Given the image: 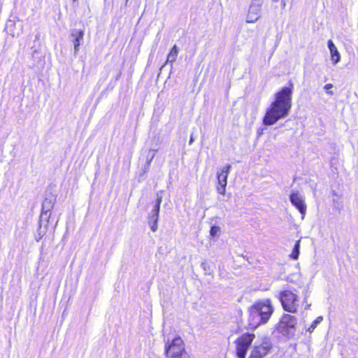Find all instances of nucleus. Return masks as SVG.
<instances>
[{"instance_id":"6ab92c4d","label":"nucleus","mask_w":358,"mask_h":358,"mask_svg":"<svg viewBox=\"0 0 358 358\" xmlns=\"http://www.w3.org/2000/svg\"><path fill=\"white\" fill-rule=\"evenodd\" d=\"M158 148H150L148 154L146 155V161L152 162V159H154L156 152H157Z\"/></svg>"},{"instance_id":"4468645a","label":"nucleus","mask_w":358,"mask_h":358,"mask_svg":"<svg viewBox=\"0 0 358 358\" xmlns=\"http://www.w3.org/2000/svg\"><path fill=\"white\" fill-rule=\"evenodd\" d=\"M327 45L331 54V59L333 64H336L340 61V54L331 40L328 41Z\"/></svg>"},{"instance_id":"dca6fc26","label":"nucleus","mask_w":358,"mask_h":358,"mask_svg":"<svg viewBox=\"0 0 358 358\" xmlns=\"http://www.w3.org/2000/svg\"><path fill=\"white\" fill-rule=\"evenodd\" d=\"M300 249V241H297L294 246L292 252L290 255L292 259L296 260L299 258Z\"/></svg>"},{"instance_id":"ddd939ff","label":"nucleus","mask_w":358,"mask_h":358,"mask_svg":"<svg viewBox=\"0 0 358 358\" xmlns=\"http://www.w3.org/2000/svg\"><path fill=\"white\" fill-rule=\"evenodd\" d=\"M71 36L73 38V43L74 45L75 52H77L79 50L80 42L83 40L84 31L73 29L71 34Z\"/></svg>"},{"instance_id":"423d86ee","label":"nucleus","mask_w":358,"mask_h":358,"mask_svg":"<svg viewBox=\"0 0 358 358\" xmlns=\"http://www.w3.org/2000/svg\"><path fill=\"white\" fill-rule=\"evenodd\" d=\"M255 337L254 334L246 333L236 340V355L238 358H245L247 351Z\"/></svg>"},{"instance_id":"f257e3e1","label":"nucleus","mask_w":358,"mask_h":358,"mask_svg":"<svg viewBox=\"0 0 358 358\" xmlns=\"http://www.w3.org/2000/svg\"><path fill=\"white\" fill-rule=\"evenodd\" d=\"M294 85L292 82L289 86L282 87L275 94L273 101L266 109L263 117L265 125H273L279 120L285 117L292 108Z\"/></svg>"},{"instance_id":"9b49d317","label":"nucleus","mask_w":358,"mask_h":358,"mask_svg":"<svg viewBox=\"0 0 358 358\" xmlns=\"http://www.w3.org/2000/svg\"><path fill=\"white\" fill-rule=\"evenodd\" d=\"M261 5L262 3L255 5V3H252L249 8L248 13V22H254L257 21L259 17V13L261 11Z\"/></svg>"},{"instance_id":"2eb2a0df","label":"nucleus","mask_w":358,"mask_h":358,"mask_svg":"<svg viewBox=\"0 0 358 358\" xmlns=\"http://www.w3.org/2000/svg\"><path fill=\"white\" fill-rule=\"evenodd\" d=\"M178 54V48L174 45L170 50L166 59V64L173 63L176 62Z\"/></svg>"},{"instance_id":"5701e85b","label":"nucleus","mask_w":358,"mask_h":358,"mask_svg":"<svg viewBox=\"0 0 358 358\" xmlns=\"http://www.w3.org/2000/svg\"><path fill=\"white\" fill-rule=\"evenodd\" d=\"M231 169V164H227L220 171L222 173H225L226 174L229 175Z\"/></svg>"},{"instance_id":"6e6552de","label":"nucleus","mask_w":358,"mask_h":358,"mask_svg":"<svg viewBox=\"0 0 358 358\" xmlns=\"http://www.w3.org/2000/svg\"><path fill=\"white\" fill-rule=\"evenodd\" d=\"M289 199L292 204L299 210L303 218L306 212V205L303 196L299 194L298 191H293L289 196Z\"/></svg>"},{"instance_id":"39448f33","label":"nucleus","mask_w":358,"mask_h":358,"mask_svg":"<svg viewBox=\"0 0 358 358\" xmlns=\"http://www.w3.org/2000/svg\"><path fill=\"white\" fill-rule=\"evenodd\" d=\"M279 299L283 309L289 313H295L299 307V297L289 290H284L280 293Z\"/></svg>"},{"instance_id":"7ed1b4c3","label":"nucleus","mask_w":358,"mask_h":358,"mask_svg":"<svg viewBox=\"0 0 358 358\" xmlns=\"http://www.w3.org/2000/svg\"><path fill=\"white\" fill-rule=\"evenodd\" d=\"M297 319L289 314H283L279 322L276 324V329L283 336L292 338L296 333Z\"/></svg>"},{"instance_id":"20e7f679","label":"nucleus","mask_w":358,"mask_h":358,"mask_svg":"<svg viewBox=\"0 0 358 358\" xmlns=\"http://www.w3.org/2000/svg\"><path fill=\"white\" fill-rule=\"evenodd\" d=\"M165 353L171 358H183L185 355L184 342L180 337L168 340L165 344Z\"/></svg>"},{"instance_id":"9d476101","label":"nucleus","mask_w":358,"mask_h":358,"mask_svg":"<svg viewBox=\"0 0 358 358\" xmlns=\"http://www.w3.org/2000/svg\"><path fill=\"white\" fill-rule=\"evenodd\" d=\"M56 198L52 195L50 197H45L42 204V212L40 217V221L44 217L45 222H48V219L50 217V211L53 208Z\"/></svg>"},{"instance_id":"1a4fd4ad","label":"nucleus","mask_w":358,"mask_h":358,"mask_svg":"<svg viewBox=\"0 0 358 358\" xmlns=\"http://www.w3.org/2000/svg\"><path fill=\"white\" fill-rule=\"evenodd\" d=\"M271 348V343L268 341H264L260 345L254 346L249 358H263L268 353Z\"/></svg>"},{"instance_id":"f3484780","label":"nucleus","mask_w":358,"mask_h":358,"mask_svg":"<svg viewBox=\"0 0 358 358\" xmlns=\"http://www.w3.org/2000/svg\"><path fill=\"white\" fill-rule=\"evenodd\" d=\"M150 164H151V162H148V161L145 162V163L142 169V172L139 174V176H138L139 182H141L142 180H143L145 179L144 176L149 171Z\"/></svg>"},{"instance_id":"412c9836","label":"nucleus","mask_w":358,"mask_h":358,"mask_svg":"<svg viewBox=\"0 0 358 358\" xmlns=\"http://www.w3.org/2000/svg\"><path fill=\"white\" fill-rule=\"evenodd\" d=\"M201 266L206 274L210 275L213 273L210 264L204 262L201 263Z\"/></svg>"},{"instance_id":"f03ea898","label":"nucleus","mask_w":358,"mask_h":358,"mask_svg":"<svg viewBox=\"0 0 358 358\" xmlns=\"http://www.w3.org/2000/svg\"><path fill=\"white\" fill-rule=\"evenodd\" d=\"M273 313V307L270 299H263L256 302L250 308L249 322L251 328L266 323Z\"/></svg>"},{"instance_id":"a211bd4d","label":"nucleus","mask_w":358,"mask_h":358,"mask_svg":"<svg viewBox=\"0 0 358 358\" xmlns=\"http://www.w3.org/2000/svg\"><path fill=\"white\" fill-rule=\"evenodd\" d=\"M41 222L39 220V227L38 229V234L36 236L35 239L37 242H38L42 237L45 235L46 232V226L45 227H42Z\"/></svg>"},{"instance_id":"cd10ccee","label":"nucleus","mask_w":358,"mask_h":358,"mask_svg":"<svg viewBox=\"0 0 358 358\" xmlns=\"http://www.w3.org/2000/svg\"><path fill=\"white\" fill-rule=\"evenodd\" d=\"M310 304H309V305H307V306H306V308H306V309L310 307Z\"/></svg>"},{"instance_id":"a878e982","label":"nucleus","mask_w":358,"mask_h":358,"mask_svg":"<svg viewBox=\"0 0 358 358\" xmlns=\"http://www.w3.org/2000/svg\"><path fill=\"white\" fill-rule=\"evenodd\" d=\"M273 1L275 2H278L279 0H273ZM282 6L285 7V0H282Z\"/></svg>"},{"instance_id":"393cba45","label":"nucleus","mask_w":358,"mask_h":358,"mask_svg":"<svg viewBox=\"0 0 358 358\" xmlns=\"http://www.w3.org/2000/svg\"><path fill=\"white\" fill-rule=\"evenodd\" d=\"M194 141V138H193V136H190V138H189V144L191 145Z\"/></svg>"},{"instance_id":"0eeeda50","label":"nucleus","mask_w":358,"mask_h":358,"mask_svg":"<svg viewBox=\"0 0 358 358\" xmlns=\"http://www.w3.org/2000/svg\"><path fill=\"white\" fill-rule=\"evenodd\" d=\"M157 199L156 201V203L153 207V209L150 213L149 217V224L150 225L151 230L155 232L157 229V222L159 219V213L160 210L161 203L162 201V196H159V194H157Z\"/></svg>"},{"instance_id":"bb28decb","label":"nucleus","mask_w":358,"mask_h":358,"mask_svg":"<svg viewBox=\"0 0 358 358\" xmlns=\"http://www.w3.org/2000/svg\"><path fill=\"white\" fill-rule=\"evenodd\" d=\"M327 93L330 95H332L333 94V92H327Z\"/></svg>"},{"instance_id":"aec40b11","label":"nucleus","mask_w":358,"mask_h":358,"mask_svg":"<svg viewBox=\"0 0 358 358\" xmlns=\"http://www.w3.org/2000/svg\"><path fill=\"white\" fill-rule=\"evenodd\" d=\"M323 320L322 316L317 317L311 324L310 327L308 329V331L312 332L317 327L318 324H320Z\"/></svg>"},{"instance_id":"c85d7f7f","label":"nucleus","mask_w":358,"mask_h":358,"mask_svg":"<svg viewBox=\"0 0 358 358\" xmlns=\"http://www.w3.org/2000/svg\"><path fill=\"white\" fill-rule=\"evenodd\" d=\"M184 358V357H183Z\"/></svg>"},{"instance_id":"4be33fe9","label":"nucleus","mask_w":358,"mask_h":358,"mask_svg":"<svg viewBox=\"0 0 358 358\" xmlns=\"http://www.w3.org/2000/svg\"><path fill=\"white\" fill-rule=\"evenodd\" d=\"M220 228L217 226H213L210 230V234L212 237L217 236L220 234Z\"/></svg>"},{"instance_id":"b1692460","label":"nucleus","mask_w":358,"mask_h":358,"mask_svg":"<svg viewBox=\"0 0 358 358\" xmlns=\"http://www.w3.org/2000/svg\"><path fill=\"white\" fill-rule=\"evenodd\" d=\"M333 87V85L331 83H328V84H326L324 86V89L327 91H328L329 90L331 89Z\"/></svg>"},{"instance_id":"f8f14e48","label":"nucleus","mask_w":358,"mask_h":358,"mask_svg":"<svg viewBox=\"0 0 358 358\" xmlns=\"http://www.w3.org/2000/svg\"><path fill=\"white\" fill-rule=\"evenodd\" d=\"M227 178L228 175L225 173H222L220 171H217V191L220 194H224L226 191V186L227 183Z\"/></svg>"}]
</instances>
